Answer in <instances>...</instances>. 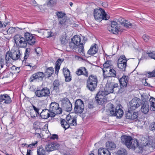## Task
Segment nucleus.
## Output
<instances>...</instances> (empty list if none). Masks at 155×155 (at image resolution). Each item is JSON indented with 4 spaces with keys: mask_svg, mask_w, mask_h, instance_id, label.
I'll use <instances>...</instances> for the list:
<instances>
[{
    "mask_svg": "<svg viewBox=\"0 0 155 155\" xmlns=\"http://www.w3.org/2000/svg\"><path fill=\"white\" fill-rule=\"evenodd\" d=\"M149 128L150 130L153 131H155V122H152L150 124Z\"/></svg>",
    "mask_w": 155,
    "mask_h": 155,
    "instance_id": "4d7b16f0",
    "label": "nucleus"
},
{
    "mask_svg": "<svg viewBox=\"0 0 155 155\" xmlns=\"http://www.w3.org/2000/svg\"><path fill=\"white\" fill-rule=\"evenodd\" d=\"M98 155H111L110 153L108 150L104 148L99 149L98 151Z\"/></svg>",
    "mask_w": 155,
    "mask_h": 155,
    "instance_id": "7c9ffc66",
    "label": "nucleus"
},
{
    "mask_svg": "<svg viewBox=\"0 0 155 155\" xmlns=\"http://www.w3.org/2000/svg\"><path fill=\"white\" fill-rule=\"evenodd\" d=\"M97 46V45L96 44H94V45H92L88 50L87 54L92 56L96 54L98 51V49Z\"/></svg>",
    "mask_w": 155,
    "mask_h": 155,
    "instance_id": "4be33fe9",
    "label": "nucleus"
},
{
    "mask_svg": "<svg viewBox=\"0 0 155 155\" xmlns=\"http://www.w3.org/2000/svg\"><path fill=\"white\" fill-rule=\"evenodd\" d=\"M107 111L111 116H116V107L111 103L108 104L106 106Z\"/></svg>",
    "mask_w": 155,
    "mask_h": 155,
    "instance_id": "ddd939ff",
    "label": "nucleus"
},
{
    "mask_svg": "<svg viewBox=\"0 0 155 155\" xmlns=\"http://www.w3.org/2000/svg\"><path fill=\"white\" fill-rule=\"evenodd\" d=\"M60 85V84L59 80H55L53 83V91H55L56 93L58 92L59 91V87Z\"/></svg>",
    "mask_w": 155,
    "mask_h": 155,
    "instance_id": "cd10ccee",
    "label": "nucleus"
},
{
    "mask_svg": "<svg viewBox=\"0 0 155 155\" xmlns=\"http://www.w3.org/2000/svg\"><path fill=\"white\" fill-rule=\"evenodd\" d=\"M149 57L155 60V51L147 52Z\"/></svg>",
    "mask_w": 155,
    "mask_h": 155,
    "instance_id": "5fc2aeb1",
    "label": "nucleus"
},
{
    "mask_svg": "<svg viewBox=\"0 0 155 155\" xmlns=\"http://www.w3.org/2000/svg\"><path fill=\"white\" fill-rule=\"evenodd\" d=\"M63 60L59 58L56 62L55 65V73L58 74L60 68V65L63 61Z\"/></svg>",
    "mask_w": 155,
    "mask_h": 155,
    "instance_id": "bb28decb",
    "label": "nucleus"
},
{
    "mask_svg": "<svg viewBox=\"0 0 155 155\" xmlns=\"http://www.w3.org/2000/svg\"><path fill=\"white\" fill-rule=\"evenodd\" d=\"M21 35H16L14 37L15 41L17 45H19V41L21 39Z\"/></svg>",
    "mask_w": 155,
    "mask_h": 155,
    "instance_id": "3c124183",
    "label": "nucleus"
},
{
    "mask_svg": "<svg viewBox=\"0 0 155 155\" xmlns=\"http://www.w3.org/2000/svg\"><path fill=\"white\" fill-rule=\"evenodd\" d=\"M58 136L57 135L54 134L50 137V139L52 140L58 139Z\"/></svg>",
    "mask_w": 155,
    "mask_h": 155,
    "instance_id": "69168bd1",
    "label": "nucleus"
},
{
    "mask_svg": "<svg viewBox=\"0 0 155 155\" xmlns=\"http://www.w3.org/2000/svg\"><path fill=\"white\" fill-rule=\"evenodd\" d=\"M98 19H109L110 17L109 13H106L104 10L101 8Z\"/></svg>",
    "mask_w": 155,
    "mask_h": 155,
    "instance_id": "6ab92c4d",
    "label": "nucleus"
},
{
    "mask_svg": "<svg viewBox=\"0 0 155 155\" xmlns=\"http://www.w3.org/2000/svg\"><path fill=\"white\" fill-rule=\"evenodd\" d=\"M132 137L130 136L123 135L121 137V142L125 144L128 148H130Z\"/></svg>",
    "mask_w": 155,
    "mask_h": 155,
    "instance_id": "f8f14e48",
    "label": "nucleus"
},
{
    "mask_svg": "<svg viewBox=\"0 0 155 155\" xmlns=\"http://www.w3.org/2000/svg\"><path fill=\"white\" fill-rule=\"evenodd\" d=\"M71 43L69 44V46H70L72 43L75 45L78 46L81 42V38L80 36L78 35H75L71 39Z\"/></svg>",
    "mask_w": 155,
    "mask_h": 155,
    "instance_id": "a878e982",
    "label": "nucleus"
},
{
    "mask_svg": "<svg viewBox=\"0 0 155 155\" xmlns=\"http://www.w3.org/2000/svg\"><path fill=\"white\" fill-rule=\"evenodd\" d=\"M54 71V68L52 67L48 68L46 70L45 75L49 77L51 76Z\"/></svg>",
    "mask_w": 155,
    "mask_h": 155,
    "instance_id": "72a5a7b5",
    "label": "nucleus"
},
{
    "mask_svg": "<svg viewBox=\"0 0 155 155\" xmlns=\"http://www.w3.org/2000/svg\"><path fill=\"white\" fill-rule=\"evenodd\" d=\"M56 14L58 18H62L64 17H66V14L62 12L56 13Z\"/></svg>",
    "mask_w": 155,
    "mask_h": 155,
    "instance_id": "09e8293b",
    "label": "nucleus"
},
{
    "mask_svg": "<svg viewBox=\"0 0 155 155\" xmlns=\"http://www.w3.org/2000/svg\"><path fill=\"white\" fill-rule=\"evenodd\" d=\"M127 151L124 148H120L117 152V155H127Z\"/></svg>",
    "mask_w": 155,
    "mask_h": 155,
    "instance_id": "ea45409f",
    "label": "nucleus"
},
{
    "mask_svg": "<svg viewBox=\"0 0 155 155\" xmlns=\"http://www.w3.org/2000/svg\"><path fill=\"white\" fill-rule=\"evenodd\" d=\"M8 23V22L3 23L2 22L0 21V28L5 27Z\"/></svg>",
    "mask_w": 155,
    "mask_h": 155,
    "instance_id": "e2e57ef3",
    "label": "nucleus"
},
{
    "mask_svg": "<svg viewBox=\"0 0 155 155\" xmlns=\"http://www.w3.org/2000/svg\"><path fill=\"white\" fill-rule=\"evenodd\" d=\"M87 81L97 83L98 81L97 77L94 75L91 74L89 75Z\"/></svg>",
    "mask_w": 155,
    "mask_h": 155,
    "instance_id": "2f4dec72",
    "label": "nucleus"
},
{
    "mask_svg": "<svg viewBox=\"0 0 155 155\" xmlns=\"http://www.w3.org/2000/svg\"><path fill=\"white\" fill-rule=\"evenodd\" d=\"M37 152L38 155H45V151L41 146L37 149Z\"/></svg>",
    "mask_w": 155,
    "mask_h": 155,
    "instance_id": "c03bdc74",
    "label": "nucleus"
},
{
    "mask_svg": "<svg viewBox=\"0 0 155 155\" xmlns=\"http://www.w3.org/2000/svg\"><path fill=\"white\" fill-rule=\"evenodd\" d=\"M101 8L99 9L96 8L94 10V16L95 19H98L99 17V14H100Z\"/></svg>",
    "mask_w": 155,
    "mask_h": 155,
    "instance_id": "4c0bfd02",
    "label": "nucleus"
},
{
    "mask_svg": "<svg viewBox=\"0 0 155 155\" xmlns=\"http://www.w3.org/2000/svg\"><path fill=\"white\" fill-rule=\"evenodd\" d=\"M84 108V104L83 101L80 99L77 100L74 104V110L75 113L81 114Z\"/></svg>",
    "mask_w": 155,
    "mask_h": 155,
    "instance_id": "7ed1b4c3",
    "label": "nucleus"
},
{
    "mask_svg": "<svg viewBox=\"0 0 155 155\" xmlns=\"http://www.w3.org/2000/svg\"><path fill=\"white\" fill-rule=\"evenodd\" d=\"M50 91L49 89L45 87L41 89L37 90L35 92L36 96L38 97H48L50 95Z\"/></svg>",
    "mask_w": 155,
    "mask_h": 155,
    "instance_id": "39448f33",
    "label": "nucleus"
},
{
    "mask_svg": "<svg viewBox=\"0 0 155 155\" xmlns=\"http://www.w3.org/2000/svg\"><path fill=\"white\" fill-rule=\"evenodd\" d=\"M35 35H32L29 32H26L25 33L24 37L28 43L31 45H32L36 41Z\"/></svg>",
    "mask_w": 155,
    "mask_h": 155,
    "instance_id": "9d476101",
    "label": "nucleus"
},
{
    "mask_svg": "<svg viewBox=\"0 0 155 155\" xmlns=\"http://www.w3.org/2000/svg\"><path fill=\"white\" fill-rule=\"evenodd\" d=\"M10 58H12V52H11L8 51L6 53L5 55V60L6 62L9 60Z\"/></svg>",
    "mask_w": 155,
    "mask_h": 155,
    "instance_id": "864d4df0",
    "label": "nucleus"
},
{
    "mask_svg": "<svg viewBox=\"0 0 155 155\" xmlns=\"http://www.w3.org/2000/svg\"><path fill=\"white\" fill-rule=\"evenodd\" d=\"M66 37L67 36L66 35H61L60 38V40L62 44L64 45L67 43V40L66 39Z\"/></svg>",
    "mask_w": 155,
    "mask_h": 155,
    "instance_id": "de8ad7c7",
    "label": "nucleus"
},
{
    "mask_svg": "<svg viewBox=\"0 0 155 155\" xmlns=\"http://www.w3.org/2000/svg\"><path fill=\"white\" fill-rule=\"evenodd\" d=\"M14 52L15 54V58H16V60L18 59H21V56L19 50H18V53H17V52Z\"/></svg>",
    "mask_w": 155,
    "mask_h": 155,
    "instance_id": "13d9d810",
    "label": "nucleus"
},
{
    "mask_svg": "<svg viewBox=\"0 0 155 155\" xmlns=\"http://www.w3.org/2000/svg\"><path fill=\"white\" fill-rule=\"evenodd\" d=\"M97 84L96 82L93 83L87 81V87L90 91H94L97 86Z\"/></svg>",
    "mask_w": 155,
    "mask_h": 155,
    "instance_id": "393cba45",
    "label": "nucleus"
},
{
    "mask_svg": "<svg viewBox=\"0 0 155 155\" xmlns=\"http://www.w3.org/2000/svg\"><path fill=\"white\" fill-rule=\"evenodd\" d=\"M130 148L134 150L138 148L140 150L141 147L139 145V143L138 140L136 139L132 138L131 142Z\"/></svg>",
    "mask_w": 155,
    "mask_h": 155,
    "instance_id": "5701e85b",
    "label": "nucleus"
},
{
    "mask_svg": "<svg viewBox=\"0 0 155 155\" xmlns=\"http://www.w3.org/2000/svg\"><path fill=\"white\" fill-rule=\"evenodd\" d=\"M129 78L127 76L123 75L119 80L120 87L121 88L125 87L127 86L128 83Z\"/></svg>",
    "mask_w": 155,
    "mask_h": 155,
    "instance_id": "dca6fc26",
    "label": "nucleus"
},
{
    "mask_svg": "<svg viewBox=\"0 0 155 155\" xmlns=\"http://www.w3.org/2000/svg\"><path fill=\"white\" fill-rule=\"evenodd\" d=\"M127 60L124 55H122L119 58L117 61V63L127 64Z\"/></svg>",
    "mask_w": 155,
    "mask_h": 155,
    "instance_id": "c9c22d12",
    "label": "nucleus"
},
{
    "mask_svg": "<svg viewBox=\"0 0 155 155\" xmlns=\"http://www.w3.org/2000/svg\"><path fill=\"white\" fill-rule=\"evenodd\" d=\"M78 52L80 53L81 55H84V44L83 43H81L78 45Z\"/></svg>",
    "mask_w": 155,
    "mask_h": 155,
    "instance_id": "58836bf2",
    "label": "nucleus"
},
{
    "mask_svg": "<svg viewBox=\"0 0 155 155\" xmlns=\"http://www.w3.org/2000/svg\"><path fill=\"white\" fill-rule=\"evenodd\" d=\"M110 72L107 74H105V77L107 78H110L111 77H115L116 75V71L112 68L110 70Z\"/></svg>",
    "mask_w": 155,
    "mask_h": 155,
    "instance_id": "f704fd0d",
    "label": "nucleus"
},
{
    "mask_svg": "<svg viewBox=\"0 0 155 155\" xmlns=\"http://www.w3.org/2000/svg\"><path fill=\"white\" fill-rule=\"evenodd\" d=\"M112 68L111 67H108V68H103L102 69L103 71V75L104 78H107V77H105V74H107V73H108L109 72H110V69Z\"/></svg>",
    "mask_w": 155,
    "mask_h": 155,
    "instance_id": "a18cd8bd",
    "label": "nucleus"
},
{
    "mask_svg": "<svg viewBox=\"0 0 155 155\" xmlns=\"http://www.w3.org/2000/svg\"><path fill=\"white\" fill-rule=\"evenodd\" d=\"M2 102L5 104H9L12 103V101L8 94H0V102Z\"/></svg>",
    "mask_w": 155,
    "mask_h": 155,
    "instance_id": "2eb2a0df",
    "label": "nucleus"
},
{
    "mask_svg": "<svg viewBox=\"0 0 155 155\" xmlns=\"http://www.w3.org/2000/svg\"><path fill=\"white\" fill-rule=\"evenodd\" d=\"M32 107H33V109L35 111L36 113V115H37L38 114V115L40 114H39V109L36 107L34 105Z\"/></svg>",
    "mask_w": 155,
    "mask_h": 155,
    "instance_id": "0e129e2a",
    "label": "nucleus"
},
{
    "mask_svg": "<svg viewBox=\"0 0 155 155\" xmlns=\"http://www.w3.org/2000/svg\"><path fill=\"white\" fill-rule=\"evenodd\" d=\"M59 144L55 141L49 143L47 145H46L45 149L48 152H50L60 148Z\"/></svg>",
    "mask_w": 155,
    "mask_h": 155,
    "instance_id": "1a4fd4ad",
    "label": "nucleus"
},
{
    "mask_svg": "<svg viewBox=\"0 0 155 155\" xmlns=\"http://www.w3.org/2000/svg\"><path fill=\"white\" fill-rule=\"evenodd\" d=\"M141 110L142 112L144 114H147L149 110V106L147 101H142Z\"/></svg>",
    "mask_w": 155,
    "mask_h": 155,
    "instance_id": "a211bd4d",
    "label": "nucleus"
},
{
    "mask_svg": "<svg viewBox=\"0 0 155 155\" xmlns=\"http://www.w3.org/2000/svg\"><path fill=\"white\" fill-rule=\"evenodd\" d=\"M51 113L49 110L45 109L42 110L40 115L42 119H47L50 117Z\"/></svg>",
    "mask_w": 155,
    "mask_h": 155,
    "instance_id": "aec40b11",
    "label": "nucleus"
},
{
    "mask_svg": "<svg viewBox=\"0 0 155 155\" xmlns=\"http://www.w3.org/2000/svg\"><path fill=\"white\" fill-rule=\"evenodd\" d=\"M41 48L38 47L37 48L35 49V52H36L37 55H38L41 51Z\"/></svg>",
    "mask_w": 155,
    "mask_h": 155,
    "instance_id": "774afa93",
    "label": "nucleus"
},
{
    "mask_svg": "<svg viewBox=\"0 0 155 155\" xmlns=\"http://www.w3.org/2000/svg\"><path fill=\"white\" fill-rule=\"evenodd\" d=\"M62 107L65 111L70 112L72 109V105L67 98L65 97L61 101Z\"/></svg>",
    "mask_w": 155,
    "mask_h": 155,
    "instance_id": "423d86ee",
    "label": "nucleus"
},
{
    "mask_svg": "<svg viewBox=\"0 0 155 155\" xmlns=\"http://www.w3.org/2000/svg\"><path fill=\"white\" fill-rule=\"evenodd\" d=\"M76 73L79 76L83 75L86 77H87L88 76V73L86 68L84 67H81L78 69L76 71Z\"/></svg>",
    "mask_w": 155,
    "mask_h": 155,
    "instance_id": "f3484780",
    "label": "nucleus"
},
{
    "mask_svg": "<svg viewBox=\"0 0 155 155\" xmlns=\"http://www.w3.org/2000/svg\"><path fill=\"white\" fill-rule=\"evenodd\" d=\"M67 20H59V26L61 28L65 27L66 25L68 23V21Z\"/></svg>",
    "mask_w": 155,
    "mask_h": 155,
    "instance_id": "37998d69",
    "label": "nucleus"
},
{
    "mask_svg": "<svg viewBox=\"0 0 155 155\" xmlns=\"http://www.w3.org/2000/svg\"><path fill=\"white\" fill-rule=\"evenodd\" d=\"M127 118L129 119L135 120L136 121L138 120V112H133L131 111L128 110L126 114Z\"/></svg>",
    "mask_w": 155,
    "mask_h": 155,
    "instance_id": "4468645a",
    "label": "nucleus"
},
{
    "mask_svg": "<svg viewBox=\"0 0 155 155\" xmlns=\"http://www.w3.org/2000/svg\"><path fill=\"white\" fill-rule=\"evenodd\" d=\"M38 142L36 141L35 143H32L28 145V148L32 149L34 147H36L37 145Z\"/></svg>",
    "mask_w": 155,
    "mask_h": 155,
    "instance_id": "bf43d9fd",
    "label": "nucleus"
},
{
    "mask_svg": "<svg viewBox=\"0 0 155 155\" xmlns=\"http://www.w3.org/2000/svg\"><path fill=\"white\" fill-rule=\"evenodd\" d=\"M45 76V74L42 72H38L33 74L30 77L29 80L30 82L34 81L35 80L42 81Z\"/></svg>",
    "mask_w": 155,
    "mask_h": 155,
    "instance_id": "9b49d317",
    "label": "nucleus"
},
{
    "mask_svg": "<svg viewBox=\"0 0 155 155\" xmlns=\"http://www.w3.org/2000/svg\"><path fill=\"white\" fill-rule=\"evenodd\" d=\"M63 73L65 78V81L66 82H70L71 80L70 77V72L67 68H64Z\"/></svg>",
    "mask_w": 155,
    "mask_h": 155,
    "instance_id": "412c9836",
    "label": "nucleus"
},
{
    "mask_svg": "<svg viewBox=\"0 0 155 155\" xmlns=\"http://www.w3.org/2000/svg\"><path fill=\"white\" fill-rule=\"evenodd\" d=\"M148 74V77H155V71L149 72L147 73Z\"/></svg>",
    "mask_w": 155,
    "mask_h": 155,
    "instance_id": "680f3d73",
    "label": "nucleus"
},
{
    "mask_svg": "<svg viewBox=\"0 0 155 155\" xmlns=\"http://www.w3.org/2000/svg\"><path fill=\"white\" fill-rule=\"evenodd\" d=\"M121 63H117L118 68L120 70L123 71H125L126 68L127 66V64H121Z\"/></svg>",
    "mask_w": 155,
    "mask_h": 155,
    "instance_id": "79ce46f5",
    "label": "nucleus"
},
{
    "mask_svg": "<svg viewBox=\"0 0 155 155\" xmlns=\"http://www.w3.org/2000/svg\"><path fill=\"white\" fill-rule=\"evenodd\" d=\"M150 103V109L152 111H155V98L151 97L149 100Z\"/></svg>",
    "mask_w": 155,
    "mask_h": 155,
    "instance_id": "e433bc0d",
    "label": "nucleus"
},
{
    "mask_svg": "<svg viewBox=\"0 0 155 155\" xmlns=\"http://www.w3.org/2000/svg\"><path fill=\"white\" fill-rule=\"evenodd\" d=\"M108 29L109 31L115 34L121 31L119 25L114 21H112L111 26L108 27Z\"/></svg>",
    "mask_w": 155,
    "mask_h": 155,
    "instance_id": "0eeeda50",
    "label": "nucleus"
},
{
    "mask_svg": "<svg viewBox=\"0 0 155 155\" xmlns=\"http://www.w3.org/2000/svg\"><path fill=\"white\" fill-rule=\"evenodd\" d=\"M142 104V101L139 98H133L129 103L128 110L133 111L135 110L140 106Z\"/></svg>",
    "mask_w": 155,
    "mask_h": 155,
    "instance_id": "f03ea898",
    "label": "nucleus"
},
{
    "mask_svg": "<svg viewBox=\"0 0 155 155\" xmlns=\"http://www.w3.org/2000/svg\"><path fill=\"white\" fill-rule=\"evenodd\" d=\"M143 38L144 41L147 42L151 39L147 35H144L143 36Z\"/></svg>",
    "mask_w": 155,
    "mask_h": 155,
    "instance_id": "052dcab7",
    "label": "nucleus"
},
{
    "mask_svg": "<svg viewBox=\"0 0 155 155\" xmlns=\"http://www.w3.org/2000/svg\"><path fill=\"white\" fill-rule=\"evenodd\" d=\"M106 147L107 150H112L116 148V145L113 142L108 141L106 143Z\"/></svg>",
    "mask_w": 155,
    "mask_h": 155,
    "instance_id": "c756f323",
    "label": "nucleus"
},
{
    "mask_svg": "<svg viewBox=\"0 0 155 155\" xmlns=\"http://www.w3.org/2000/svg\"><path fill=\"white\" fill-rule=\"evenodd\" d=\"M116 116H117L118 118H120L122 117L124 114L123 110L120 108V106H119L116 107Z\"/></svg>",
    "mask_w": 155,
    "mask_h": 155,
    "instance_id": "c85d7f7f",
    "label": "nucleus"
},
{
    "mask_svg": "<svg viewBox=\"0 0 155 155\" xmlns=\"http://www.w3.org/2000/svg\"><path fill=\"white\" fill-rule=\"evenodd\" d=\"M104 91L105 94L107 95L110 93H113L114 90L110 82L107 84L106 87L104 89Z\"/></svg>",
    "mask_w": 155,
    "mask_h": 155,
    "instance_id": "b1692460",
    "label": "nucleus"
},
{
    "mask_svg": "<svg viewBox=\"0 0 155 155\" xmlns=\"http://www.w3.org/2000/svg\"><path fill=\"white\" fill-rule=\"evenodd\" d=\"M17 31L16 28L12 27H10L7 30V33L8 34H12Z\"/></svg>",
    "mask_w": 155,
    "mask_h": 155,
    "instance_id": "603ef678",
    "label": "nucleus"
},
{
    "mask_svg": "<svg viewBox=\"0 0 155 155\" xmlns=\"http://www.w3.org/2000/svg\"><path fill=\"white\" fill-rule=\"evenodd\" d=\"M107 95L104 91H100L95 97L97 103L99 105L103 104L105 102V96Z\"/></svg>",
    "mask_w": 155,
    "mask_h": 155,
    "instance_id": "6e6552de",
    "label": "nucleus"
},
{
    "mask_svg": "<svg viewBox=\"0 0 155 155\" xmlns=\"http://www.w3.org/2000/svg\"><path fill=\"white\" fill-rule=\"evenodd\" d=\"M121 25L125 27L126 28H130L131 27L132 24L128 22L127 20H124V21L122 22L120 21Z\"/></svg>",
    "mask_w": 155,
    "mask_h": 155,
    "instance_id": "a19ab883",
    "label": "nucleus"
},
{
    "mask_svg": "<svg viewBox=\"0 0 155 155\" xmlns=\"http://www.w3.org/2000/svg\"><path fill=\"white\" fill-rule=\"evenodd\" d=\"M26 41V40L25 38L21 37V39L19 41L18 45L21 47L25 48L26 47L28 43L27 41Z\"/></svg>",
    "mask_w": 155,
    "mask_h": 155,
    "instance_id": "473e14b6",
    "label": "nucleus"
},
{
    "mask_svg": "<svg viewBox=\"0 0 155 155\" xmlns=\"http://www.w3.org/2000/svg\"><path fill=\"white\" fill-rule=\"evenodd\" d=\"M30 50L31 49L29 48H27L26 49L25 53V56L24 57V59L22 61L23 62H24L25 61V60L27 59L28 58V57L29 55Z\"/></svg>",
    "mask_w": 155,
    "mask_h": 155,
    "instance_id": "49530a36",
    "label": "nucleus"
},
{
    "mask_svg": "<svg viewBox=\"0 0 155 155\" xmlns=\"http://www.w3.org/2000/svg\"><path fill=\"white\" fill-rule=\"evenodd\" d=\"M111 61H107L103 64V68H108V67H111Z\"/></svg>",
    "mask_w": 155,
    "mask_h": 155,
    "instance_id": "6e6d98bb",
    "label": "nucleus"
},
{
    "mask_svg": "<svg viewBox=\"0 0 155 155\" xmlns=\"http://www.w3.org/2000/svg\"><path fill=\"white\" fill-rule=\"evenodd\" d=\"M56 0H48L47 5L48 6L52 7L56 4Z\"/></svg>",
    "mask_w": 155,
    "mask_h": 155,
    "instance_id": "8fccbe9b",
    "label": "nucleus"
},
{
    "mask_svg": "<svg viewBox=\"0 0 155 155\" xmlns=\"http://www.w3.org/2000/svg\"><path fill=\"white\" fill-rule=\"evenodd\" d=\"M51 113L55 114H60L62 113V109L59 107V104L55 102L50 104L49 109Z\"/></svg>",
    "mask_w": 155,
    "mask_h": 155,
    "instance_id": "20e7f679",
    "label": "nucleus"
},
{
    "mask_svg": "<svg viewBox=\"0 0 155 155\" xmlns=\"http://www.w3.org/2000/svg\"><path fill=\"white\" fill-rule=\"evenodd\" d=\"M111 84L112 85V86L113 87V88L114 89L115 88H116L118 87V84L117 83H113L112 82H110Z\"/></svg>",
    "mask_w": 155,
    "mask_h": 155,
    "instance_id": "338daca9",
    "label": "nucleus"
},
{
    "mask_svg": "<svg viewBox=\"0 0 155 155\" xmlns=\"http://www.w3.org/2000/svg\"><path fill=\"white\" fill-rule=\"evenodd\" d=\"M66 120L63 119L60 120L61 126L65 130L69 128L70 126H76L77 125L76 118L70 114L67 116Z\"/></svg>",
    "mask_w": 155,
    "mask_h": 155,
    "instance_id": "f257e3e1",
    "label": "nucleus"
}]
</instances>
